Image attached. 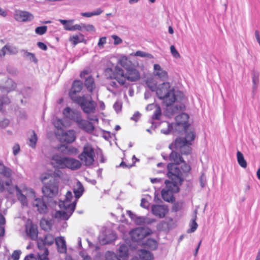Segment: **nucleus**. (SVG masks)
<instances>
[{
    "label": "nucleus",
    "instance_id": "cd10ccee",
    "mask_svg": "<svg viewBox=\"0 0 260 260\" xmlns=\"http://www.w3.org/2000/svg\"><path fill=\"white\" fill-rule=\"evenodd\" d=\"M170 160L171 161H174V163L173 164H169L168 165V167L169 165H173L177 166V167L178 168V169L180 170V169L177 165L179 164L180 162H182L183 161V159L180 154L175 152L172 151V153L170 155Z\"/></svg>",
    "mask_w": 260,
    "mask_h": 260
},
{
    "label": "nucleus",
    "instance_id": "ea45409f",
    "mask_svg": "<svg viewBox=\"0 0 260 260\" xmlns=\"http://www.w3.org/2000/svg\"><path fill=\"white\" fill-rule=\"evenodd\" d=\"M197 211L196 210L194 211V217L191 220V221L190 223V224H189L190 229L187 231L188 233L194 232L198 228V225L196 221V219H197Z\"/></svg>",
    "mask_w": 260,
    "mask_h": 260
},
{
    "label": "nucleus",
    "instance_id": "c85d7f7f",
    "mask_svg": "<svg viewBox=\"0 0 260 260\" xmlns=\"http://www.w3.org/2000/svg\"><path fill=\"white\" fill-rule=\"evenodd\" d=\"M53 124L58 129H62L63 127L69 126L71 123L69 121L63 120L58 118L53 120Z\"/></svg>",
    "mask_w": 260,
    "mask_h": 260
},
{
    "label": "nucleus",
    "instance_id": "ddd939ff",
    "mask_svg": "<svg viewBox=\"0 0 260 260\" xmlns=\"http://www.w3.org/2000/svg\"><path fill=\"white\" fill-rule=\"evenodd\" d=\"M127 214L133 220L136 224H149L155 221L153 219L150 218L146 216H138L131 211H127Z\"/></svg>",
    "mask_w": 260,
    "mask_h": 260
},
{
    "label": "nucleus",
    "instance_id": "c756f323",
    "mask_svg": "<svg viewBox=\"0 0 260 260\" xmlns=\"http://www.w3.org/2000/svg\"><path fill=\"white\" fill-rule=\"evenodd\" d=\"M185 133V137L184 138H180L185 142L188 144H191V142L194 140L195 134L193 131L188 130V127L185 130H182Z\"/></svg>",
    "mask_w": 260,
    "mask_h": 260
},
{
    "label": "nucleus",
    "instance_id": "9d476101",
    "mask_svg": "<svg viewBox=\"0 0 260 260\" xmlns=\"http://www.w3.org/2000/svg\"><path fill=\"white\" fill-rule=\"evenodd\" d=\"M95 153L92 146L87 143L83 148V152L80 154L79 158L86 166H90L94 161Z\"/></svg>",
    "mask_w": 260,
    "mask_h": 260
},
{
    "label": "nucleus",
    "instance_id": "6e6d98bb",
    "mask_svg": "<svg viewBox=\"0 0 260 260\" xmlns=\"http://www.w3.org/2000/svg\"><path fill=\"white\" fill-rule=\"evenodd\" d=\"M70 40L75 45L81 42L79 37L77 35L71 37L70 39Z\"/></svg>",
    "mask_w": 260,
    "mask_h": 260
},
{
    "label": "nucleus",
    "instance_id": "e433bc0d",
    "mask_svg": "<svg viewBox=\"0 0 260 260\" xmlns=\"http://www.w3.org/2000/svg\"><path fill=\"white\" fill-rule=\"evenodd\" d=\"M237 158L238 164L243 168L247 167V162L245 159L243 154L239 151L237 152Z\"/></svg>",
    "mask_w": 260,
    "mask_h": 260
},
{
    "label": "nucleus",
    "instance_id": "72a5a7b5",
    "mask_svg": "<svg viewBox=\"0 0 260 260\" xmlns=\"http://www.w3.org/2000/svg\"><path fill=\"white\" fill-rule=\"evenodd\" d=\"M146 85L152 91H156L158 85L157 81L152 77L148 78L146 81Z\"/></svg>",
    "mask_w": 260,
    "mask_h": 260
},
{
    "label": "nucleus",
    "instance_id": "de8ad7c7",
    "mask_svg": "<svg viewBox=\"0 0 260 260\" xmlns=\"http://www.w3.org/2000/svg\"><path fill=\"white\" fill-rule=\"evenodd\" d=\"M47 30V26H41L36 28L35 32L39 35H43L45 34Z\"/></svg>",
    "mask_w": 260,
    "mask_h": 260
},
{
    "label": "nucleus",
    "instance_id": "a211bd4d",
    "mask_svg": "<svg viewBox=\"0 0 260 260\" xmlns=\"http://www.w3.org/2000/svg\"><path fill=\"white\" fill-rule=\"evenodd\" d=\"M76 122L80 128L83 129L87 133H91L94 129V127L91 122L83 119L81 116H80L79 119H77Z\"/></svg>",
    "mask_w": 260,
    "mask_h": 260
},
{
    "label": "nucleus",
    "instance_id": "412c9836",
    "mask_svg": "<svg viewBox=\"0 0 260 260\" xmlns=\"http://www.w3.org/2000/svg\"><path fill=\"white\" fill-rule=\"evenodd\" d=\"M62 114L65 118L77 121V119H79L81 116L80 114L77 111L71 109L69 107L66 108L62 112Z\"/></svg>",
    "mask_w": 260,
    "mask_h": 260
},
{
    "label": "nucleus",
    "instance_id": "680f3d73",
    "mask_svg": "<svg viewBox=\"0 0 260 260\" xmlns=\"http://www.w3.org/2000/svg\"><path fill=\"white\" fill-rule=\"evenodd\" d=\"M83 29L88 31H94L95 29L94 26L92 25L88 24V25H85L83 24Z\"/></svg>",
    "mask_w": 260,
    "mask_h": 260
},
{
    "label": "nucleus",
    "instance_id": "7ed1b4c3",
    "mask_svg": "<svg viewBox=\"0 0 260 260\" xmlns=\"http://www.w3.org/2000/svg\"><path fill=\"white\" fill-rule=\"evenodd\" d=\"M5 186L10 193H13L15 190L16 191L17 198L23 206L27 205V199L30 200L36 197L34 191L31 188H27L25 185L18 187L13 185L11 180H8L5 183L0 180V192L5 189Z\"/></svg>",
    "mask_w": 260,
    "mask_h": 260
},
{
    "label": "nucleus",
    "instance_id": "b1692460",
    "mask_svg": "<svg viewBox=\"0 0 260 260\" xmlns=\"http://www.w3.org/2000/svg\"><path fill=\"white\" fill-rule=\"evenodd\" d=\"M116 238L115 234L113 232L106 233V235L101 234L99 237V242L101 244H106L114 241Z\"/></svg>",
    "mask_w": 260,
    "mask_h": 260
},
{
    "label": "nucleus",
    "instance_id": "4468645a",
    "mask_svg": "<svg viewBox=\"0 0 260 260\" xmlns=\"http://www.w3.org/2000/svg\"><path fill=\"white\" fill-rule=\"evenodd\" d=\"M153 75L162 81H166L169 79L168 73L159 64L153 65Z\"/></svg>",
    "mask_w": 260,
    "mask_h": 260
},
{
    "label": "nucleus",
    "instance_id": "c9c22d12",
    "mask_svg": "<svg viewBox=\"0 0 260 260\" xmlns=\"http://www.w3.org/2000/svg\"><path fill=\"white\" fill-rule=\"evenodd\" d=\"M0 174L6 178H10L12 175V170L5 166L3 164L0 163Z\"/></svg>",
    "mask_w": 260,
    "mask_h": 260
},
{
    "label": "nucleus",
    "instance_id": "20e7f679",
    "mask_svg": "<svg viewBox=\"0 0 260 260\" xmlns=\"http://www.w3.org/2000/svg\"><path fill=\"white\" fill-rule=\"evenodd\" d=\"M61 176V172L60 171H55L50 175L43 174L41 175L40 179L45 184L42 187V191L44 196L51 198L58 192L59 179Z\"/></svg>",
    "mask_w": 260,
    "mask_h": 260
},
{
    "label": "nucleus",
    "instance_id": "864d4df0",
    "mask_svg": "<svg viewBox=\"0 0 260 260\" xmlns=\"http://www.w3.org/2000/svg\"><path fill=\"white\" fill-rule=\"evenodd\" d=\"M106 42H107L106 37H102L99 39L98 45L100 49H102L104 48V46L106 43Z\"/></svg>",
    "mask_w": 260,
    "mask_h": 260
},
{
    "label": "nucleus",
    "instance_id": "a878e982",
    "mask_svg": "<svg viewBox=\"0 0 260 260\" xmlns=\"http://www.w3.org/2000/svg\"><path fill=\"white\" fill-rule=\"evenodd\" d=\"M117 256L120 260H127L128 257V247L125 244H121L117 251Z\"/></svg>",
    "mask_w": 260,
    "mask_h": 260
},
{
    "label": "nucleus",
    "instance_id": "69168bd1",
    "mask_svg": "<svg viewBox=\"0 0 260 260\" xmlns=\"http://www.w3.org/2000/svg\"><path fill=\"white\" fill-rule=\"evenodd\" d=\"M141 206L144 208H147L149 206V203L145 199H142L141 200Z\"/></svg>",
    "mask_w": 260,
    "mask_h": 260
},
{
    "label": "nucleus",
    "instance_id": "dca6fc26",
    "mask_svg": "<svg viewBox=\"0 0 260 260\" xmlns=\"http://www.w3.org/2000/svg\"><path fill=\"white\" fill-rule=\"evenodd\" d=\"M57 135L61 142L67 143L73 142L76 138V132L74 130H69L62 132L61 135L57 134Z\"/></svg>",
    "mask_w": 260,
    "mask_h": 260
},
{
    "label": "nucleus",
    "instance_id": "09e8293b",
    "mask_svg": "<svg viewBox=\"0 0 260 260\" xmlns=\"http://www.w3.org/2000/svg\"><path fill=\"white\" fill-rule=\"evenodd\" d=\"M10 103V100L7 96L0 97V111L2 109L4 105H8Z\"/></svg>",
    "mask_w": 260,
    "mask_h": 260
},
{
    "label": "nucleus",
    "instance_id": "f257e3e1",
    "mask_svg": "<svg viewBox=\"0 0 260 260\" xmlns=\"http://www.w3.org/2000/svg\"><path fill=\"white\" fill-rule=\"evenodd\" d=\"M156 93L158 98L162 100L166 104L167 114L169 117L184 109L185 106L182 104L171 106L175 101H182L183 93L180 91L175 90L174 87L171 86L170 82L164 81L162 83L159 84Z\"/></svg>",
    "mask_w": 260,
    "mask_h": 260
},
{
    "label": "nucleus",
    "instance_id": "393cba45",
    "mask_svg": "<svg viewBox=\"0 0 260 260\" xmlns=\"http://www.w3.org/2000/svg\"><path fill=\"white\" fill-rule=\"evenodd\" d=\"M33 206L37 208L38 211L41 214L46 213L47 207L42 199L36 198L33 202Z\"/></svg>",
    "mask_w": 260,
    "mask_h": 260
},
{
    "label": "nucleus",
    "instance_id": "3c124183",
    "mask_svg": "<svg viewBox=\"0 0 260 260\" xmlns=\"http://www.w3.org/2000/svg\"><path fill=\"white\" fill-rule=\"evenodd\" d=\"M24 55L25 56L27 57L30 60L34 62L35 63L37 62L38 60L34 53L26 51L24 53Z\"/></svg>",
    "mask_w": 260,
    "mask_h": 260
},
{
    "label": "nucleus",
    "instance_id": "f704fd0d",
    "mask_svg": "<svg viewBox=\"0 0 260 260\" xmlns=\"http://www.w3.org/2000/svg\"><path fill=\"white\" fill-rule=\"evenodd\" d=\"M118 63L124 68L128 70L131 64V61L128 60L127 56L123 55L119 57Z\"/></svg>",
    "mask_w": 260,
    "mask_h": 260
},
{
    "label": "nucleus",
    "instance_id": "bb28decb",
    "mask_svg": "<svg viewBox=\"0 0 260 260\" xmlns=\"http://www.w3.org/2000/svg\"><path fill=\"white\" fill-rule=\"evenodd\" d=\"M26 232L32 240H36L38 237V230L36 225L32 224H27Z\"/></svg>",
    "mask_w": 260,
    "mask_h": 260
},
{
    "label": "nucleus",
    "instance_id": "9b49d317",
    "mask_svg": "<svg viewBox=\"0 0 260 260\" xmlns=\"http://www.w3.org/2000/svg\"><path fill=\"white\" fill-rule=\"evenodd\" d=\"M75 102L81 107L84 112L87 114L93 113L96 106V103L91 100V96H83L78 98Z\"/></svg>",
    "mask_w": 260,
    "mask_h": 260
},
{
    "label": "nucleus",
    "instance_id": "f03ea898",
    "mask_svg": "<svg viewBox=\"0 0 260 260\" xmlns=\"http://www.w3.org/2000/svg\"><path fill=\"white\" fill-rule=\"evenodd\" d=\"M167 175L172 181H165L166 187L162 190L161 196L165 201L170 202L173 201V193L179 191L178 184L182 182V176L181 171L173 165H169Z\"/></svg>",
    "mask_w": 260,
    "mask_h": 260
},
{
    "label": "nucleus",
    "instance_id": "5701e85b",
    "mask_svg": "<svg viewBox=\"0 0 260 260\" xmlns=\"http://www.w3.org/2000/svg\"><path fill=\"white\" fill-rule=\"evenodd\" d=\"M88 74L87 71H83L80 74V77L81 78H85V84L87 87L88 90L90 92H92L93 89L95 88V85L94 82V79L91 76H89L88 78L86 77V75Z\"/></svg>",
    "mask_w": 260,
    "mask_h": 260
},
{
    "label": "nucleus",
    "instance_id": "1a4fd4ad",
    "mask_svg": "<svg viewBox=\"0 0 260 260\" xmlns=\"http://www.w3.org/2000/svg\"><path fill=\"white\" fill-rule=\"evenodd\" d=\"M54 241V236L51 234L46 235L44 239H39L38 246L39 249L42 251V253L40 252L38 253L40 260H49L48 257L49 251L48 249L45 247V246H50L53 244Z\"/></svg>",
    "mask_w": 260,
    "mask_h": 260
},
{
    "label": "nucleus",
    "instance_id": "6e6552de",
    "mask_svg": "<svg viewBox=\"0 0 260 260\" xmlns=\"http://www.w3.org/2000/svg\"><path fill=\"white\" fill-rule=\"evenodd\" d=\"M189 116L188 114L182 113L175 117V122L174 123H167V128H162L161 132L164 134L167 135L172 131L173 132H182V130H185L189 126L188 120Z\"/></svg>",
    "mask_w": 260,
    "mask_h": 260
},
{
    "label": "nucleus",
    "instance_id": "7c9ffc66",
    "mask_svg": "<svg viewBox=\"0 0 260 260\" xmlns=\"http://www.w3.org/2000/svg\"><path fill=\"white\" fill-rule=\"evenodd\" d=\"M143 246L150 250H155L157 247V242L153 239H148L143 243Z\"/></svg>",
    "mask_w": 260,
    "mask_h": 260
},
{
    "label": "nucleus",
    "instance_id": "a18cd8bd",
    "mask_svg": "<svg viewBox=\"0 0 260 260\" xmlns=\"http://www.w3.org/2000/svg\"><path fill=\"white\" fill-rule=\"evenodd\" d=\"M252 83L253 89H256L259 83V74L254 72L252 73Z\"/></svg>",
    "mask_w": 260,
    "mask_h": 260
},
{
    "label": "nucleus",
    "instance_id": "4c0bfd02",
    "mask_svg": "<svg viewBox=\"0 0 260 260\" xmlns=\"http://www.w3.org/2000/svg\"><path fill=\"white\" fill-rule=\"evenodd\" d=\"M106 260H120L117 255L112 251H108L105 254ZM95 260H101L100 256L96 257Z\"/></svg>",
    "mask_w": 260,
    "mask_h": 260
},
{
    "label": "nucleus",
    "instance_id": "052dcab7",
    "mask_svg": "<svg viewBox=\"0 0 260 260\" xmlns=\"http://www.w3.org/2000/svg\"><path fill=\"white\" fill-rule=\"evenodd\" d=\"M9 124V121L8 119H4L2 121H0V127L2 128H4L8 126Z\"/></svg>",
    "mask_w": 260,
    "mask_h": 260
},
{
    "label": "nucleus",
    "instance_id": "0eeeda50",
    "mask_svg": "<svg viewBox=\"0 0 260 260\" xmlns=\"http://www.w3.org/2000/svg\"><path fill=\"white\" fill-rule=\"evenodd\" d=\"M50 162L55 168L76 170L80 168L81 164L79 160L70 157L65 156L59 153L52 155Z\"/></svg>",
    "mask_w": 260,
    "mask_h": 260
},
{
    "label": "nucleus",
    "instance_id": "603ef678",
    "mask_svg": "<svg viewBox=\"0 0 260 260\" xmlns=\"http://www.w3.org/2000/svg\"><path fill=\"white\" fill-rule=\"evenodd\" d=\"M161 115V109L159 106L156 107L154 113L152 116V118L155 119H159Z\"/></svg>",
    "mask_w": 260,
    "mask_h": 260
},
{
    "label": "nucleus",
    "instance_id": "473e14b6",
    "mask_svg": "<svg viewBox=\"0 0 260 260\" xmlns=\"http://www.w3.org/2000/svg\"><path fill=\"white\" fill-rule=\"evenodd\" d=\"M84 188L82 184L80 182H77L74 188V193L75 194V198L77 200L82 196Z\"/></svg>",
    "mask_w": 260,
    "mask_h": 260
},
{
    "label": "nucleus",
    "instance_id": "e2e57ef3",
    "mask_svg": "<svg viewBox=\"0 0 260 260\" xmlns=\"http://www.w3.org/2000/svg\"><path fill=\"white\" fill-rule=\"evenodd\" d=\"M20 151V147L18 144H16L13 147V153L14 155H16Z\"/></svg>",
    "mask_w": 260,
    "mask_h": 260
},
{
    "label": "nucleus",
    "instance_id": "f8f14e48",
    "mask_svg": "<svg viewBox=\"0 0 260 260\" xmlns=\"http://www.w3.org/2000/svg\"><path fill=\"white\" fill-rule=\"evenodd\" d=\"M152 233L151 230L147 228H138L130 232L133 240L139 241Z\"/></svg>",
    "mask_w": 260,
    "mask_h": 260
},
{
    "label": "nucleus",
    "instance_id": "2f4dec72",
    "mask_svg": "<svg viewBox=\"0 0 260 260\" xmlns=\"http://www.w3.org/2000/svg\"><path fill=\"white\" fill-rule=\"evenodd\" d=\"M139 255L142 260H153L154 258L151 252L145 249L140 250Z\"/></svg>",
    "mask_w": 260,
    "mask_h": 260
},
{
    "label": "nucleus",
    "instance_id": "58836bf2",
    "mask_svg": "<svg viewBox=\"0 0 260 260\" xmlns=\"http://www.w3.org/2000/svg\"><path fill=\"white\" fill-rule=\"evenodd\" d=\"M2 51L6 54H15L18 52L17 48L9 45H6L2 48Z\"/></svg>",
    "mask_w": 260,
    "mask_h": 260
},
{
    "label": "nucleus",
    "instance_id": "13d9d810",
    "mask_svg": "<svg viewBox=\"0 0 260 260\" xmlns=\"http://www.w3.org/2000/svg\"><path fill=\"white\" fill-rule=\"evenodd\" d=\"M182 168V171H181L180 170V171H181V176H182V172H188L189 171V170H190V166L185 164V163H183V165L181 167ZM183 180V179L182 178V181Z\"/></svg>",
    "mask_w": 260,
    "mask_h": 260
},
{
    "label": "nucleus",
    "instance_id": "6ab92c4d",
    "mask_svg": "<svg viewBox=\"0 0 260 260\" xmlns=\"http://www.w3.org/2000/svg\"><path fill=\"white\" fill-rule=\"evenodd\" d=\"M82 88V83L79 81H75L73 84L72 87L70 92V96L74 102L77 101L81 96H76V93L81 91Z\"/></svg>",
    "mask_w": 260,
    "mask_h": 260
},
{
    "label": "nucleus",
    "instance_id": "4be33fe9",
    "mask_svg": "<svg viewBox=\"0 0 260 260\" xmlns=\"http://www.w3.org/2000/svg\"><path fill=\"white\" fill-rule=\"evenodd\" d=\"M55 242L57 251L61 253H66L67 247L64 237L62 236L57 237L55 239Z\"/></svg>",
    "mask_w": 260,
    "mask_h": 260
},
{
    "label": "nucleus",
    "instance_id": "49530a36",
    "mask_svg": "<svg viewBox=\"0 0 260 260\" xmlns=\"http://www.w3.org/2000/svg\"><path fill=\"white\" fill-rule=\"evenodd\" d=\"M16 87V83L11 79H8L7 81V85L6 88L7 91L10 92V91L14 90Z\"/></svg>",
    "mask_w": 260,
    "mask_h": 260
},
{
    "label": "nucleus",
    "instance_id": "c03bdc74",
    "mask_svg": "<svg viewBox=\"0 0 260 260\" xmlns=\"http://www.w3.org/2000/svg\"><path fill=\"white\" fill-rule=\"evenodd\" d=\"M40 225L42 229L47 231L51 229V222L45 219H42L40 221Z\"/></svg>",
    "mask_w": 260,
    "mask_h": 260
},
{
    "label": "nucleus",
    "instance_id": "bf43d9fd",
    "mask_svg": "<svg viewBox=\"0 0 260 260\" xmlns=\"http://www.w3.org/2000/svg\"><path fill=\"white\" fill-rule=\"evenodd\" d=\"M111 37L114 40V44L115 45L120 44L122 42L121 39L116 35H112Z\"/></svg>",
    "mask_w": 260,
    "mask_h": 260
},
{
    "label": "nucleus",
    "instance_id": "39448f33",
    "mask_svg": "<svg viewBox=\"0 0 260 260\" xmlns=\"http://www.w3.org/2000/svg\"><path fill=\"white\" fill-rule=\"evenodd\" d=\"M112 73L111 78L115 79L121 85H124L126 81L134 82L140 78V75L138 71L135 69H128L126 74H124V71L118 66L114 68L108 69Z\"/></svg>",
    "mask_w": 260,
    "mask_h": 260
},
{
    "label": "nucleus",
    "instance_id": "423d86ee",
    "mask_svg": "<svg viewBox=\"0 0 260 260\" xmlns=\"http://www.w3.org/2000/svg\"><path fill=\"white\" fill-rule=\"evenodd\" d=\"M73 199L72 192L68 191L66 195L64 201H60L59 203V207L60 210L56 211L54 217L58 219L68 220L74 211L77 200L71 202Z\"/></svg>",
    "mask_w": 260,
    "mask_h": 260
},
{
    "label": "nucleus",
    "instance_id": "774afa93",
    "mask_svg": "<svg viewBox=\"0 0 260 260\" xmlns=\"http://www.w3.org/2000/svg\"><path fill=\"white\" fill-rule=\"evenodd\" d=\"M73 25H72V24H71V21H68V23H67L64 26V28L66 29V30H73Z\"/></svg>",
    "mask_w": 260,
    "mask_h": 260
},
{
    "label": "nucleus",
    "instance_id": "79ce46f5",
    "mask_svg": "<svg viewBox=\"0 0 260 260\" xmlns=\"http://www.w3.org/2000/svg\"><path fill=\"white\" fill-rule=\"evenodd\" d=\"M103 12V10L101 9H98L91 12H85L82 13L81 15L86 17H91L93 16H96L100 15Z\"/></svg>",
    "mask_w": 260,
    "mask_h": 260
},
{
    "label": "nucleus",
    "instance_id": "37998d69",
    "mask_svg": "<svg viewBox=\"0 0 260 260\" xmlns=\"http://www.w3.org/2000/svg\"><path fill=\"white\" fill-rule=\"evenodd\" d=\"M32 134L31 135L30 138H29V146L32 148H35L36 147V143L38 140V137L37 134L32 132Z\"/></svg>",
    "mask_w": 260,
    "mask_h": 260
},
{
    "label": "nucleus",
    "instance_id": "4d7b16f0",
    "mask_svg": "<svg viewBox=\"0 0 260 260\" xmlns=\"http://www.w3.org/2000/svg\"><path fill=\"white\" fill-rule=\"evenodd\" d=\"M20 254H21L20 250H15L12 255V259L13 260H19Z\"/></svg>",
    "mask_w": 260,
    "mask_h": 260
},
{
    "label": "nucleus",
    "instance_id": "0e129e2a",
    "mask_svg": "<svg viewBox=\"0 0 260 260\" xmlns=\"http://www.w3.org/2000/svg\"><path fill=\"white\" fill-rule=\"evenodd\" d=\"M141 114L139 112H136L133 116L131 117V119L135 121H137L140 118Z\"/></svg>",
    "mask_w": 260,
    "mask_h": 260
},
{
    "label": "nucleus",
    "instance_id": "2eb2a0df",
    "mask_svg": "<svg viewBox=\"0 0 260 260\" xmlns=\"http://www.w3.org/2000/svg\"><path fill=\"white\" fill-rule=\"evenodd\" d=\"M191 144H188L184 142L181 138H177L175 141V147L176 149L180 151L183 154H189L190 153L191 148L190 145Z\"/></svg>",
    "mask_w": 260,
    "mask_h": 260
},
{
    "label": "nucleus",
    "instance_id": "f3484780",
    "mask_svg": "<svg viewBox=\"0 0 260 260\" xmlns=\"http://www.w3.org/2000/svg\"><path fill=\"white\" fill-rule=\"evenodd\" d=\"M168 211V207L165 205H153L151 206L152 213L160 218L164 217Z\"/></svg>",
    "mask_w": 260,
    "mask_h": 260
},
{
    "label": "nucleus",
    "instance_id": "338daca9",
    "mask_svg": "<svg viewBox=\"0 0 260 260\" xmlns=\"http://www.w3.org/2000/svg\"><path fill=\"white\" fill-rule=\"evenodd\" d=\"M87 119H89L91 121H94V122H98V116L95 115H88L87 116Z\"/></svg>",
    "mask_w": 260,
    "mask_h": 260
},
{
    "label": "nucleus",
    "instance_id": "8fccbe9b",
    "mask_svg": "<svg viewBox=\"0 0 260 260\" xmlns=\"http://www.w3.org/2000/svg\"><path fill=\"white\" fill-rule=\"evenodd\" d=\"M170 51L172 55L175 58H179L180 57V55L178 51L176 49L175 46L174 45H171L170 46Z\"/></svg>",
    "mask_w": 260,
    "mask_h": 260
},
{
    "label": "nucleus",
    "instance_id": "a19ab883",
    "mask_svg": "<svg viewBox=\"0 0 260 260\" xmlns=\"http://www.w3.org/2000/svg\"><path fill=\"white\" fill-rule=\"evenodd\" d=\"M130 55L139 56L141 57H147L149 58H153V56L151 54L142 51H137L135 53H131Z\"/></svg>",
    "mask_w": 260,
    "mask_h": 260
},
{
    "label": "nucleus",
    "instance_id": "aec40b11",
    "mask_svg": "<svg viewBox=\"0 0 260 260\" xmlns=\"http://www.w3.org/2000/svg\"><path fill=\"white\" fill-rule=\"evenodd\" d=\"M33 15L28 12L17 11L15 14V18L17 21L21 22L30 21L34 19Z\"/></svg>",
    "mask_w": 260,
    "mask_h": 260
},
{
    "label": "nucleus",
    "instance_id": "5fc2aeb1",
    "mask_svg": "<svg viewBox=\"0 0 260 260\" xmlns=\"http://www.w3.org/2000/svg\"><path fill=\"white\" fill-rule=\"evenodd\" d=\"M121 108L122 103L119 101L116 102L113 105V108L116 112H119L121 110Z\"/></svg>",
    "mask_w": 260,
    "mask_h": 260
}]
</instances>
